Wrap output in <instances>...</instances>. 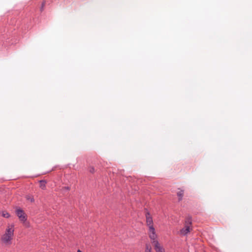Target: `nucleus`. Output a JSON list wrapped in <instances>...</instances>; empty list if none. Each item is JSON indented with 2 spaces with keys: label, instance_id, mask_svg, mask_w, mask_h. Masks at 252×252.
<instances>
[{
  "label": "nucleus",
  "instance_id": "f257e3e1",
  "mask_svg": "<svg viewBox=\"0 0 252 252\" xmlns=\"http://www.w3.org/2000/svg\"><path fill=\"white\" fill-rule=\"evenodd\" d=\"M15 231V225L14 223H8L5 229L1 236L0 240L5 246H10L12 244Z\"/></svg>",
  "mask_w": 252,
  "mask_h": 252
},
{
  "label": "nucleus",
  "instance_id": "f03ea898",
  "mask_svg": "<svg viewBox=\"0 0 252 252\" xmlns=\"http://www.w3.org/2000/svg\"><path fill=\"white\" fill-rule=\"evenodd\" d=\"M146 222L149 227L148 234L150 238L151 239H157V235L153 226V219L149 213L146 214Z\"/></svg>",
  "mask_w": 252,
  "mask_h": 252
},
{
  "label": "nucleus",
  "instance_id": "7ed1b4c3",
  "mask_svg": "<svg viewBox=\"0 0 252 252\" xmlns=\"http://www.w3.org/2000/svg\"><path fill=\"white\" fill-rule=\"evenodd\" d=\"M15 212L20 221L23 222L24 225L27 227H29V223L26 221L27 216L24 211L20 208H17Z\"/></svg>",
  "mask_w": 252,
  "mask_h": 252
},
{
  "label": "nucleus",
  "instance_id": "20e7f679",
  "mask_svg": "<svg viewBox=\"0 0 252 252\" xmlns=\"http://www.w3.org/2000/svg\"><path fill=\"white\" fill-rule=\"evenodd\" d=\"M186 225H185V226L184 228H183L180 231L181 234L183 235H187L189 232H190V230L189 225H191V220L189 219H188V220H186Z\"/></svg>",
  "mask_w": 252,
  "mask_h": 252
},
{
  "label": "nucleus",
  "instance_id": "39448f33",
  "mask_svg": "<svg viewBox=\"0 0 252 252\" xmlns=\"http://www.w3.org/2000/svg\"><path fill=\"white\" fill-rule=\"evenodd\" d=\"M151 240H153L152 244L154 245L156 252H164V248L159 244L158 242L156 240V239Z\"/></svg>",
  "mask_w": 252,
  "mask_h": 252
},
{
  "label": "nucleus",
  "instance_id": "423d86ee",
  "mask_svg": "<svg viewBox=\"0 0 252 252\" xmlns=\"http://www.w3.org/2000/svg\"><path fill=\"white\" fill-rule=\"evenodd\" d=\"M1 215L3 217L5 218H8L10 217V214L6 211H2L1 212Z\"/></svg>",
  "mask_w": 252,
  "mask_h": 252
},
{
  "label": "nucleus",
  "instance_id": "0eeeda50",
  "mask_svg": "<svg viewBox=\"0 0 252 252\" xmlns=\"http://www.w3.org/2000/svg\"><path fill=\"white\" fill-rule=\"evenodd\" d=\"M26 199L27 200L30 201L31 202H33L34 201V199L33 197V196L28 195L26 196Z\"/></svg>",
  "mask_w": 252,
  "mask_h": 252
},
{
  "label": "nucleus",
  "instance_id": "6e6552de",
  "mask_svg": "<svg viewBox=\"0 0 252 252\" xmlns=\"http://www.w3.org/2000/svg\"><path fill=\"white\" fill-rule=\"evenodd\" d=\"M183 194H184V192L183 190L179 191L177 193V195L179 197V200H181L182 199Z\"/></svg>",
  "mask_w": 252,
  "mask_h": 252
},
{
  "label": "nucleus",
  "instance_id": "1a4fd4ad",
  "mask_svg": "<svg viewBox=\"0 0 252 252\" xmlns=\"http://www.w3.org/2000/svg\"><path fill=\"white\" fill-rule=\"evenodd\" d=\"M145 252H152L151 247L149 244H146Z\"/></svg>",
  "mask_w": 252,
  "mask_h": 252
},
{
  "label": "nucleus",
  "instance_id": "9d476101",
  "mask_svg": "<svg viewBox=\"0 0 252 252\" xmlns=\"http://www.w3.org/2000/svg\"><path fill=\"white\" fill-rule=\"evenodd\" d=\"M40 187L42 189H44L45 187V184H46L45 182L44 181H40Z\"/></svg>",
  "mask_w": 252,
  "mask_h": 252
},
{
  "label": "nucleus",
  "instance_id": "9b49d317",
  "mask_svg": "<svg viewBox=\"0 0 252 252\" xmlns=\"http://www.w3.org/2000/svg\"><path fill=\"white\" fill-rule=\"evenodd\" d=\"M94 171V167H90V171L92 173H93Z\"/></svg>",
  "mask_w": 252,
  "mask_h": 252
},
{
  "label": "nucleus",
  "instance_id": "f8f14e48",
  "mask_svg": "<svg viewBox=\"0 0 252 252\" xmlns=\"http://www.w3.org/2000/svg\"><path fill=\"white\" fill-rule=\"evenodd\" d=\"M77 252H82L81 250H77Z\"/></svg>",
  "mask_w": 252,
  "mask_h": 252
},
{
  "label": "nucleus",
  "instance_id": "ddd939ff",
  "mask_svg": "<svg viewBox=\"0 0 252 252\" xmlns=\"http://www.w3.org/2000/svg\"><path fill=\"white\" fill-rule=\"evenodd\" d=\"M66 189H67V190H68V189H69L68 187H66Z\"/></svg>",
  "mask_w": 252,
  "mask_h": 252
},
{
  "label": "nucleus",
  "instance_id": "4468645a",
  "mask_svg": "<svg viewBox=\"0 0 252 252\" xmlns=\"http://www.w3.org/2000/svg\"><path fill=\"white\" fill-rule=\"evenodd\" d=\"M44 3H42V7L44 6Z\"/></svg>",
  "mask_w": 252,
  "mask_h": 252
}]
</instances>
